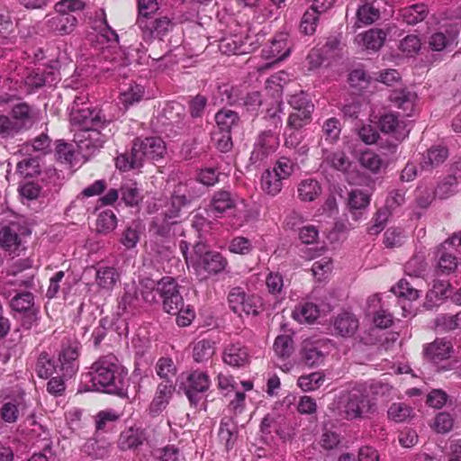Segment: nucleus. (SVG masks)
Returning <instances> with one entry per match:
<instances>
[{
  "label": "nucleus",
  "instance_id": "f257e3e1",
  "mask_svg": "<svg viewBox=\"0 0 461 461\" xmlns=\"http://www.w3.org/2000/svg\"><path fill=\"white\" fill-rule=\"evenodd\" d=\"M128 370L116 356L108 354L96 359L85 378L91 383L87 390L125 396L128 387Z\"/></svg>",
  "mask_w": 461,
  "mask_h": 461
},
{
  "label": "nucleus",
  "instance_id": "f03ea898",
  "mask_svg": "<svg viewBox=\"0 0 461 461\" xmlns=\"http://www.w3.org/2000/svg\"><path fill=\"white\" fill-rule=\"evenodd\" d=\"M377 411L375 402L362 386H356L345 396L340 415L348 420H366Z\"/></svg>",
  "mask_w": 461,
  "mask_h": 461
},
{
  "label": "nucleus",
  "instance_id": "7ed1b4c3",
  "mask_svg": "<svg viewBox=\"0 0 461 461\" xmlns=\"http://www.w3.org/2000/svg\"><path fill=\"white\" fill-rule=\"evenodd\" d=\"M70 122L77 131H90L94 128L106 129L113 123V118H107L103 110L85 105L80 97H77L70 112Z\"/></svg>",
  "mask_w": 461,
  "mask_h": 461
},
{
  "label": "nucleus",
  "instance_id": "20e7f679",
  "mask_svg": "<svg viewBox=\"0 0 461 461\" xmlns=\"http://www.w3.org/2000/svg\"><path fill=\"white\" fill-rule=\"evenodd\" d=\"M157 292L162 299L163 310L176 315L184 308V300L179 292V285L171 276L161 278L157 285Z\"/></svg>",
  "mask_w": 461,
  "mask_h": 461
},
{
  "label": "nucleus",
  "instance_id": "39448f33",
  "mask_svg": "<svg viewBox=\"0 0 461 461\" xmlns=\"http://www.w3.org/2000/svg\"><path fill=\"white\" fill-rule=\"evenodd\" d=\"M208 375L202 371H194L181 375L180 388L184 390L190 404L197 406L203 399V394L210 387Z\"/></svg>",
  "mask_w": 461,
  "mask_h": 461
},
{
  "label": "nucleus",
  "instance_id": "423d86ee",
  "mask_svg": "<svg viewBox=\"0 0 461 461\" xmlns=\"http://www.w3.org/2000/svg\"><path fill=\"white\" fill-rule=\"evenodd\" d=\"M106 129L94 128L90 131H77L74 134V141L78 149L84 153V156H91L99 150L106 139L113 135L112 129L109 128L106 132H102Z\"/></svg>",
  "mask_w": 461,
  "mask_h": 461
},
{
  "label": "nucleus",
  "instance_id": "0eeeda50",
  "mask_svg": "<svg viewBox=\"0 0 461 461\" xmlns=\"http://www.w3.org/2000/svg\"><path fill=\"white\" fill-rule=\"evenodd\" d=\"M461 27V15L456 17L449 24H443L429 39V46L434 51L452 49L456 45V39Z\"/></svg>",
  "mask_w": 461,
  "mask_h": 461
},
{
  "label": "nucleus",
  "instance_id": "6e6552de",
  "mask_svg": "<svg viewBox=\"0 0 461 461\" xmlns=\"http://www.w3.org/2000/svg\"><path fill=\"white\" fill-rule=\"evenodd\" d=\"M135 151V163H143L144 159L156 160L163 158L166 144L160 137L137 138L132 144Z\"/></svg>",
  "mask_w": 461,
  "mask_h": 461
},
{
  "label": "nucleus",
  "instance_id": "1a4fd4ad",
  "mask_svg": "<svg viewBox=\"0 0 461 461\" xmlns=\"http://www.w3.org/2000/svg\"><path fill=\"white\" fill-rule=\"evenodd\" d=\"M278 146V138L272 131H262L255 144L251 152L249 160L252 165H260L272 153H274Z\"/></svg>",
  "mask_w": 461,
  "mask_h": 461
},
{
  "label": "nucleus",
  "instance_id": "9d476101",
  "mask_svg": "<svg viewBox=\"0 0 461 461\" xmlns=\"http://www.w3.org/2000/svg\"><path fill=\"white\" fill-rule=\"evenodd\" d=\"M80 344L77 341H68L62 345L59 354V369L61 375L66 378L72 377L78 370Z\"/></svg>",
  "mask_w": 461,
  "mask_h": 461
},
{
  "label": "nucleus",
  "instance_id": "9b49d317",
  "mask_svg": "<svg viewBox=\"0 0 461 461\" xmlns=\"http://www.w3.org/2000/svg\"><path fill=\"white\" fill-rule=\"evenodd\" d=\"M77 18L74 14L56 11L45 17L47 30L59 36L71 34L77 28Z\"/></svg>",
  "mask_w": 461,
  "mask_h": 461
},
{
  "label": "nucleus",
  "instance_id": "f8f14e48",
  "mask_svg": "<svg viewBox=\"0 0 461 461\" xmlns=\"http://www.w3.org/2000/svg\"><path fill=\"white\" fill-rule=\"evenodd\" d=\"M325 343L321 340H304L300 351L301 359L309 367L321 365L326 357Z\"/></svg>",
  "mask_w": 461,
  "mask_h": 461
},
{
  "label": "nucleus",
  "instance_id": "ddd939ff",
  "mask_svg": "<svg viewBox=\"0 0 461 461\" xmlns=\"http://www.w3.org/2000/svg\"><path fill=\"white\" fill-rule=\"evenodd\" d=\"M229 263L225 257H223L220 252L212 251L211 253H207L204 255L203 258L199 259L196 264V271L198 275H201L202 272L207 274L203 277L206 278L209 276H216L221 273H223Z\"/></svg>",
  "mask_w": 461,
  "mask_h": 461
},
{
  "label": "nucleus",
  "instance_id": "4468645a",
  "mask_svg": "<svg viewBox=\"0 0 461 461\" xmlns=\"http://www.w3.org/2000/svg\"><path fill=\"white\" fill-rule=\"evenodd\" d=\"M379 126L383 132L391 135L398 141H402L410 133L406 122L400 120L398 115L393 113H388L381 116Z\"/></svg>",
  "mask_w": 461,
  "mask_h": 461
},
{
  "label": "nucleus",
  "instance_id": "2eb2a0df",
  "mask_svg": "<svg viewBox=\"0 0 461 461\" xmlns=\"http://www.w3.org/2000/svg\"><path fill=\"white\" fill-rule=\"evenodd\" d=\"M417 94L409 88L393 89L389 95L392 104L401 109L405 116H411L416 110Z\"/></svg>",
  "mask_w": 461,
  "mask_h": 461
},
{
  "label": "nucleus",
  "instance_id": "dca6fc26",
  "mask_svg": "<svg viewBox=\"0 0 461 461\" xmlns=\"http://www.w3.org/2000/svg\"><path fill=\"white\" fill-rule=\"evenodd\" d=\"M95 284L104 292L111 293L121 280L119 270L113 266L97 265L95 267Z\"/></svg>",
  "mask_w": 461,
  "mask_h": 461
},
{
  "label": "nucleus",
  "instance_id": "f3484780",
  "mask_svg": "<svg viewBox=\"0 0 461 461\" xmlns=\"http://www.w3.org/2000/svg\"><path fill=\"white\" fill-rule=\"evenodd\" d=\"M11 117L20 132L27 131L37 122L35 109L26 103H19L13 106Z\"/></svg>",
  "mask_w": 461,
  "mask_h": 461
},
{
  "label": "nucleus",
  "instance_id": "a211bd4d",
  "mask_svg": "<svg viewBox=\"0 0 461 461\" xmlns=\"http://www.w3.org/2000/svg\"><path fill=\"white\" fill-rule=\"evenodd\" d=\"M237 195L228 189H221L213 193L209 210L214 216H220L236 207Z\"/></svg>",
  "mask_w": 461,
  "mask_h": 461
},
{
  "label": "nucleus",
  "instance_id": "6ab92c4d",
  "mask_svg": "<svg viewBox=\"0 0 461 461\" xmlns=\"http://www.w3.org/2000/svg\"><path fill=\"white\" fill-rule=\"evenodd\" d=\"M222 359L225 364L230 366H245L249 362V350L241 343L230 344L225 348Z\"/></svg>",
  "mask_w": 461,
  "mask_h": 461
},
{
  "label": "nucleus",
  "instance_id": "aec40b11",
  "mask_svg": "<svg viewBox=\"0 0 461 461\" xmlns=\"http://www.w3.org/2000/svg\"><path fill=\"white\" fill-rule=\"evenodd\" d=\"M360 166L374 175L384 172L389 165V159H384L381 155L366 149L359 154Z\"/></svg>",
  "mask_w": 461,
  "mask_h": 461
},
{
  "label": "nucleus",
  "instance_id": "412c9836",
  "mask_svg": "<svg viewBox=\"0 0 461 461\" xmlns=\"http://www.w3.org/2000/svg\"><path fill=\"white\" fill-rule=\"evenodd\" d=\"M452 353V343L446 339H437L425 348L426 356L435 363L448 359Z\"/></svg>",
  "mask_w": 461,
  "mask_h": 461
},
{
  "label": "nucleus",
  "instance_id": "4be33fe9",
  "mask_svg": "<svg viewBox=\"0 0 461 461\" xmlns=\"http://www.w3.org/2000/svg\"><path fill=\"white\" fill-rule=\"evenodd\" d=\"M146 439L147 437L142 429L131 427L121 433L118 445L122 450L135 449Z\"/></svg>",
  "mask_w": 461,
  "mask_h": 461
},
{
  "label": "nucleus",
  "instance_id": "5701e85b",
  "mask_svg": "<svg viewBox=\"0 0 461 461\" xmlns=\"http://www.w3.org/2000/svg\"><path fill=\"white\" fill-rule=\"evenodd\" d=\"M264 56L274 59V62L285 59L290 53L287 34L279 33L271 41L268 50H263Z\"/></svg>",
  "mask_w": 461,
  "mask_h": 461
},
{
  "label": "nucleus",
  "instance_id": "b1692460",
  "mask_svg": "<svg viewBox=\"0 0 461 461\" xmlns=\"http://www.w3.org/2000/svg\"><path fill=\"white\" fill-rule=\"evenodd\" d=\"M148 28H140L144 37L164 36L174 28V22L167 16L152 18L147 23Z\"/></svg>",
  "mask_w": 461,
  "mask_h": 461
},
{
  "label": "nucleus",
  "instance_id": "393cba45",
  "mask_svg": "<svg viewBox=\"0 0 461 461\" xmlns=\"http://www.w3.org/2000/svg\"><path fill=\"white\" fill-rule=\"evenodd\" d=\"M448 157V150L443 146H434L429 149L423 155L420 167L426 171H431L433 168L441 165Z\"/></svg>",
  "mask_w": 461,
  "mask_h": 461
},
{
  "label": "nucleus",
  "instance_id": "a878e982",
  "mask_svg": "<svg viewBox=\"0 0 461 461\" xmlns=\"http://www.w3.org/2000/svg\"><path fill=\"white\" fill-rule=\"evenodd\" d=\"M333 326L340 336L351 337L358 328V321L353 314L344 312L334 320Z\"/></svg>",
  "mask_w": 461,
  "mask_h": 461
},
{
  "label": "nucleus",
  "instance_id": "bb28decb",
  "mask_svg": "<svg viewBox=\"0 0 461 461\" xmlns=\"http://www.w3.org/2000/svg\"><path fill=\"white\" fill-rule=\"evenodd\" d=\"M159 9L157 0H138V17L136 24L140 28H148L147 23Z\"/></svg>",
  "mask_w": 461,
  "mask_h": 461
},
{
  "label": "nucleus",
  "instance_id": "cd10ccee",
  "mask_svg": "<svg viewBox=\"0 0 461 461\" xmlns=\"http://www.w3.org/2000/svg\"><path fill=\"white\" fill-rule=\"evenodd\" d=\"M238 113L230 109H221L215 114V122L221 131L230 132L240 124Z\"/></svg>",
  "mask_w": 461,
  "mask_h": 461
},
{
  "label": "nucleus",
  "instance_id": "c85d7f7f",
  "mask_svg": "<svg viewBox=\"0 0 461 461\" xmlns=\"http://www.w3.org/2000/svg\"><path fill=\"white\" fill-rule=\"evenodd\" d=\"M218 436L227 450L233 447L237 438V429L235 422L230 418L225 417L221 420Z\"/></svg>",
  "mask_w": 461,
  "mask_h": 461
},
{
  "label": "nucleus",
  "instance_id": "c756f323",
  "mask_svg": "<svg viewBox=\"0 0 461 461\" xmlns=\"http://www.w3.org/2000/svg\"><path fill=\"white\" fill-rule=\"evenodd\" d=\"M297 192L302 201L312 202L321 194V186L315 179H303L299 184Z\"/></svg>",
  "mask_w": 461,
  "mask_h": 461
},
{
  "label": "nucleus",
  "instance_id": "7c9ffc66",
  "mask_svg": "<svg viewBox=\"0 0 461 461\" xmlns=\"http://www.w3.org/2000/svg\"><path fill=\"white\" fill-rule=\"evenodd\" d=\"M176 223L174 219H169L165 213L156 215L150 223L149 231L161 238H168L171 234V227Z\"/></svg>",
  "mask_w": 461,
  "mask_h": 461
},
{
  "label": "nucleus",
  "instance_id": "2f4dec72",
  "mask_svg": "<svg viewBox=\"0 0 461 461\" xmlns=\"http://www.w3.org/2000/svg\"><path fill=\"white\" fill-rule=\"evenodd\" d=\"M21 246V238L11 227L0 229V248L10 253L15 252Z\"/></svg>",
  "mask_w": 461,
  "mask_h": 461
},
{
  "label": "nucleus",
  "instance_id": "473e14b6",
  "mask_svg": "<svg viewBox=\"0 0 461 461\" xmlns=\"http://www.w3.org/2000/svg\"><path fill=\"white\" fill-rule=\"evenodd\" d=\"M312 5L309 10H307L303 15L302 21L304 23H310L312 24H317L319 15L328 9H330L335 0H308Z\"/></svg>",
  "mask_w": 461,
  "mask_h": 461
},
{
  "label": "nucleus",
  "instance_id": "72a5a7b5",
  "mask_svg": "<svg viewBox=\"0 0 461 461\" xmlns=\"http://www.w3.org/2000/svg\"><path fill=\"white\" fill-rule=\"evenodd\" d=\"M323 161L332 168L344 173L347 172L351 166L350 159L342 150L327 151L324 154Z\"/></svg>",
  "mask_w": 461,
  "mask_h": 461
},
{
  "label": "nucleus",
  "instance_id": "f704fd0d",
  "mask_svg": "<svg viewBox=\"0 0 461 461\" xmlns=\"http://www.w3.org/2000/svg\"><path fill=\"white\" fill-rule=\"evenodd\" d=\"M410 279L402 278L396 285L392 288V292L398 297L405 298L409 301H414L419 298L420 291L413 286L411 281H414L415 278L410 276Z\"/></svg>",
  "mask_w": 461,
  "mask_h": 461
},
{
  "label": "nucleus",
  "instance_id": "c9c22d12",
  "mask_svg": "<svg viewBox=\"0 0 461 461\" xmlns=\"http://www.w3.org/2000/svg\"><path fill=\"white\" fill-rule=\"evenodd\" d=\"M283 187V180L270 169H267L261 176V188L272 196L280 193Z\"/></svg>",
  "mask_w": 461,
  "mask_h": 461
},
{
  "label": "nucleus",
  "instance_id": "e433bc0d",
  "mask_svg": "<svg viewBox=\"0 0 461 461\" xmlns=\"http://www.w3.org/2000/svg\"><path fill=\"white\" fill-rule=\"evenodd\" d=\"M320 311L316 304L304 303L293 311V317L299 322L312 323L319 317Z\"/></svg>",
  "mask_w": 461,
  "mask_h": 461
},
{
  "label": "nucleus",
  "instance_id": "4c0bfd02",
  "mask_svg": "<svg viewBox=\"0 0 461 461\" xmlns=\"http://www.w3.org/2000/svg\"><path fill=\"white\" fill-rule=\"evenodd\" d=\"M429 10L424 4H416L405 7L402 11V20L410 25H414L423 21L428 15Z\"/></svg>",
  "mask_w": 461,
  "mask_h": 461
},
{
  "label": "nucleus",
  "instance_id": "58836bf2",
  "mask_svg": "<svg viewBox=\"0 0 461 461\" xmlns=\"http://www.w3.org/2000/svg\"><path fill=\"white\" fill-rule=\"evenodd\" d=\"M141 302L138 287L131 285L124 287V293L121 298L119 305L123 311H128L130 309H136L140 307Z\"/></svg>",
  "mask_w": 461,
  "mask_h": 461
},
{
  "label": "nucleus",
  "instance_id": "ea45409f",
  "mask_svg": "<svg viewBox=\"0 0 461 461\" xmlns=\"http://www.w3.org/2000/svg\"><path fill=\"white\" fill-rule=\"evenodd\" d=\"M273 349L276 357L286 359L294 350V340L290 335H279L276 338Z\"/></svg>",
  "mask_w": 461,
  "mask_h": 461
},
{
  "label": "nucleus",
  "instance_id": "a19ab883",
  "mask_svg": "<svg viewBox=\"0 0 461 461\" xmlns=\"http://www.w3.org/2000/svg\"><path fill=\"white\" fill-rule=\"evenodd\" d=\"M120 194L122 201L127 206L138 205L142 199L140 189L134 182L123 184L120 188Z\"/></svg>",
  "mask_w": 461,
  "mask_h": 461
},
{
  "label": "nucleus",
  "instance_id": "79ce46f5",
  "mask_svg": "<svg viewBox=\"0 0 461 461\" xmlns=\"http://www.w3.org/2000/svg\"><path fill=\"white\" fill-rule=\"evenodd\" d=\"M451 170L453 176H449L447 182L440 184L436 189V194L441 199L447 197L448 193L453 192L452 187L455 180L461 178V158L452 164Z\"/></svg>",
  "mask_w": 461,
  "mask_h": 461
},
{
  "label": "nucleus",
  "instance_id": "37998d69",
  "mask_svg": "<svg viewBox=\"0 0 461 461\" xmlns=\"http://www.w3.org/2000/svg\"><path fill=\"white\" fill-rule=\"evenodd\" d=\"M10 306L14 311L20 313L28 312L36 308L34 304V296L30 292L17 294L12 298Z\"/></svg>",
  "mask_w": 461,
  "mask_h": 461
},
{
  "label": "nucleus",
  "instance_id": "c03bdc74",
  "mask_svg": "<svg viewBox=\"0 0 461 461\" xmlns=\"http://www.w3.org/2000/svg\"><path fill=\"white\" fill-rule=\"evenodd\" d=\"M386 34L381 29H371L366 32L362 36L365 47L368 50H379L385 40Z\"/></svg>",
  "mask_w": 461,
  "mask_h": 461
},
{
  "label": "nucleus",
  "instance_id": "a18cd8bd",
  "mask_svg": "<svg viewBox=\"0 0 461 461\" xmlns=\"http://www.w3.org/2000/svg\"><path fill=\"white\" fill-rule=\"evenodd\" d=\"M325 375L321 372H313L309 375H301L297 380L298 386L304 392H311L318 389L324 382Z\"/></svg>",
  "mask_w": 461,
  "mask_h": 461
},
{
  "label": "nucleus",
  "instance_id": "49530a36",
  "mask_svg": "<svg viewBox=\"0 0 461 461\" xmlns=\"http://www.w3.org/2000/svg\"><path fill=\"white\" fill-rule=\"evenodd\" d=\"M438 267L442 274H449L456 269L458 261L453 253L447 252L441 248L438 251Z\"/></svg>",
  "mask_w": 461,
  "mask_h": 461
},
{
  "label": "nucleus",
  "instance_id": "de8ad7c7",
  "mask_svg": "<svg viewBox=\"0 0 461 461\" xmlns=\"http://www.w3.org/2000/svg\"><path fill=\"white\" fill-rule=\"evenodd\" d=\"M380 17L379 9L375 7L373 4H366L360 6L357 12V23L368 25L375 22Z\"/></svg>",
  "mask_w": 461,
  "mask_h": 461
},
{
  "label": "nucleus",
  "instance_id": "09e8293b",
  "mask_svg": "<svg viewBox=\"0 0 461 461\" xmlns=\"http://www.w3.org/2000/svg\"><path fill=\"white\" fill-rule=\"evenodd\" d=\"M117 224L116 216L112 210L102 212L96 220V230L101 234H107L113 231Z\"/></svg>",
  "mask_w": 461,
  "mask_h": 461
},
{
  "label": "nucleus",
  "instance_id": "8fccbe9b",
  "mask_svg": "<svg viewBox=\"0 0 461 461\" xmlns=\"http://www.w3.org/2000/svg\"><path fill=\"white\" fill-rule=\"evenodd\" d=\"M144 95V87L139 84H131L130 86L122 91L120 95V100L122 104L127 108L135 103L140 102Z\"/></svg>",
  "mask_w": 461,
  "mask_h": 461
},
{
  "label": "nucleus",
  "instance_id": "3c124183",
  "mask_svg": "<svg viewBox=\"0 0 461 461\" xmlns=\"http://www.w3.org/2000/svg\"><path fill=\"white\" fill-rule=\"evenodd\" d=\"M213 342L202 339L196 342L193 348V357L195 362H203L211 358L214 354Z\"/></svg>",
  "mask_w": 461,
  "mask_h": 461
},
{
  "label": "nucleus",
  "instance_id": "603ef678",
  "mask_svg": "<svg viewBox=\"0 0 461 461\" xmlns=\"http://www.w3.org/2000/svg\"><path fill=\"white\" fill-rule=\"evenodd\" d=\"M387 413L390 420L395 422H404L412 417V409L403 402H395L390 406Z\"/></svg>",
  "mask_w": 461,
  "mask_h": 461
},
{
  "label": "nucleus",
  "instance_id": "864d4df0",
  "mask_svg": "<svg viewBox=\"0 0 461 461\" xmlns=\"http://www.w3.org/2000/svg\"><path fill=\"white\" fill-rule=\"evenodd\" d=\"M172 381H165L160 383L158 386L157 393L153 399L152 404L158 409L161 410L168 402L173 393Z\"/></svg>",
  "mask_w": 461,
  "mask_h": 461
},
{
  "label": "nucleus",
  "instance_id": "5fc2aeb1",
  "mask_svg": "<svg viewBox=\"0 0 461 461\" xmlns=\"http://www.w3.org/2000/svg\"><path fill=\"white\" fill-rule=\"evenodd\" d=\"M35 370L41 378H48L57 371V366L50 357L43 352L38 357Z\"/></svg>",
  "mask_w": 461,
  "mask_h": 461
},
{
  "label": "nucleus",
  "instance_id": "6e6d98bb",
  "mask_svg": "<svg viewBox=\"0 0 461 461\" xmlns=\"http://www.w3.org/2000/svg\"><path fill=\"white\" fill-rule=\"evenodd\" d=\"M369 195L361 190H352L348 194V204L354 215L356 214L354 211L366 208L369 205Z\"/></svg>",
  "mask_w": 461,
  "mask_h": 461
},
{
  "label": "nucleus",
  "instance_id": "4d7b16f0",
  "mask_svg": "<svg viewBox=\"0 0 461 461\" xmlns=\"http://www.w3.org/2000/svg\"><path fill=\"white\" fill-rule=\"evenodd\" d=\"M140 224L132 222L122 232L121 243L127 249H131L136 247L140 240Z\"/></svg>",
  "mask_w": 461,
  "mask_h": 461
},
{
  "label": "nucleus",
  "instance_id": "13d9d810",
  "mask_svg": "<svg viewBox=\"0 0 461 461\" xmlns=\"http://www.w3.org/2000/svg\"><path fill=\"white\" fill-rule=\"evenodd\" d=\"M322 132L327 141L330 143L336 142L341 132L339 120L335 117L327 119L322 124Z\"/></svg>",
  "mask_w": 461,
  "mask_h": 461
},
{
  "label": "nucleus",
  "instance_id": "bf43d9fd",
  "mask_svg": "<svg viewBox=\"0 0 461 461\" xmlns=\"http://www.w3.org/2000/svg\"><path fill=\"white\" fill-rule=\"evenodd\" d=\"M19 401L11 399L4 402L0 409L1 419L7 423H14L19 417Z\"/></svg>",
  "mask_w": 461,
  "mask_h": 461
},
{
  "label": "nucleus",
  "instance_id": "052dcab7",
  "mask_svg": "<svg viewBox=\"0 0 461 461\" xmlns=\"http://www.w3.org/2000/svg\"><path fill=\"white\" fill-rule=\"evenodd\" d=\"M99 16V36L105 40L110 44V46L118 43L119 36L116 33V32L108 24L106 15L104 10H101Z\"/></svg>",
  "mask_w": 461,
  "mask_h": 461
},
{
  "label": "nucleus",
  "instance_id": "680f3d73",
  "mask_svg": "<svg viewBox=\"0 0 461 461\" xmlns=\"http://www.w3.org/2000/svg\"><path fill=\"white\" fill-rule=\"evenodd\" d=\"M312 112L313 111L307 109L306 111L293 112L288 117L287 128L294 130L302 129L303 126L310 123Z\"/></svg>",
  "mask_w": 461,
  "mask_h": 461
},
{
  "label": "nucleus",
  "instance_id": "e2e57ef3",
  "mask_svg": "<svg viewBox=\"0 0 461 461\" xmlns=\"http://www.w3.org/2000/svg\"><path fill=\"white\" fill-rule=\"evenodd\" d=\"M49 78H50L51 81L55 80L56 79L55 73L50 72L46 76L44 73L40 72L39 70L32 71L26 77L25 84L28 87H30L32 90L38 89V88L45 86V84L47 82H49Z\"/></svg>",
  "mask_w": 461,
  "mask_h": 461
},
{
  "label": "nucleus",
  "instance_id": "0e129e2a",
  "mask_svg": "<svg viewBox=\"0 0 461 461\" xmlns=\"http://www.w3.org/2000/svg\"><path fill=\"white\" fill-rule=\"evenodd\" d=\"M395 139L393 140L387 139H381L378 142L381 157L384 159H389V163L396 158L399 144Z\"/></svg>",
  "mask_w": 461,
  "mask_h": 461
},
{
  "label": "nucleus",
  "instance_id": "69168bd1",
  "mask_svg": "<svg viewBox=\"0 0 461 461\" xmlns=\"http://www.w3.org/2000/svg\"><path fill=\"white\" fill-rule=\"evenodd\" d=\"M17 172L23 177H33L40 174V165L36 158H25L17 164Z\"/></svg>",
  "mask_w": 461,
  "mask_h": 461
},
{
  "label": "nucleus",
  "instance_id": "338daca9",
  "mask_svg": "<svg viewBox=\"0 0 461 461\" xmlns=\"http://www.w3.org/2000/svg\"><path fill=\"white\" fill-rule=\"evenodd\" d=\"M188 203L185 195L174 194L167 209L163 212L169 219L176 220L179 216L181 208Z\"/></svg>",
  "mask_w": 461,
  "mask_h": 461
},
{
  "label": "nucleus",
  "instance_id": "774afa93",
  "mask_svg": "<svg viewBox=\"0 0 461 461\" xmlns=\"http://www.w3.org/2000/svg\"><path fill=\"white\" fill-rule=\"evenodd\" d=\"M296 164L286 157L280 158L272 169L282 180L287 179L294 171Z\"/></svg>",
  "mask_w": 461,
  "mask_h": 461
}]
</instances>
